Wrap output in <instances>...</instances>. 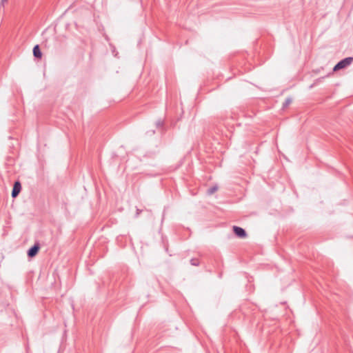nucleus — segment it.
I'll return each mask as SVG.
<instances>
[{
	"mask_svg": "<svg viewBox=\"0 0 353 353\" xmlns=\"http://www.w3.org/2000/svg\"><path fill=\"white\" fill-rule=\"evenodd\" d=\"M8 0H1V3L3 6L6 2H7Z\"/></svg>",
	"mask_w": 353,
	"mask_h": 353,
	"instance_id": "nucleus-11",
	"label": "nucleus"
},
{
	"mask_svg": "<svg viewBox=\"0 0 353 353\" xmlns=\"http://www.w3.org/2000/svg\"><path fill=\"white\" fill-rule=\"evenodd\" d=\"M157 125L158 127H161L162 125V122L161 121H159L157 123Z\"/></svg>",
	"mask_w": 353,
	"mask_h": 353,
	"instance_id": "nucleus-10",
	"label": "nucleus"
},
{
	"mask_svg": "<svg viewBox=\"0 0 353 353\" xmlns=\"http://www.w3.org/2000/svg\"><path fill=\"white\" fill-rule=\"evenodd\" d=\"M218 190L217 185H214L208 190V194L211 195L213 194Z\"/></svg>",
	"mask_w": 353,
	"mask_h": 353,
	"instance_id": "nucleus-6",
	"label": "nucleus"
},
{
	"mask_svg": "<svg viewBox=\"0 0 353 353\" xmlns=\"http://www.w3.org/2000/svg\"><path fill=\"white\" fill-rule=\"evenodd\" d=\"M21 190V185L19 181H16L14 183V186L12 191V196L13 198L17 197Z\"/></svg>",
	"mask_w": 353,
	"mask_h": 353,
	"instance_id": "nucleus-3",
	"label": "nucleus"
},
{
	"mask_svg": "<svg viewBox=\"0 0 353 353\" xmlns=\"http://www.w3.org/2000/svg\"><path fill=\"white\" fill-rule=\"evenodd\" d=\"M353 62V57H347L340 61L333 68L334 72L344 69L350 66Z\"/></svg>",
	"mask_w": 353,
	"mask_h": 353,
	"instance_id": "nucleus-1",
	"label": "nucleus"
},
{
	"mask_svg": "<svg viewBox=\"0 0 353 353\" xmlns=\"http://www.w3.org/2000/svg\"><path fill=\"white\" fill-rule=\"evenodd\" d=\"M190 263L192 265H194V266H197L199 264V259H191Z\"/></svg>",
	"mask_w": 353,
	"mask_h": 353,
	"instance_id": "nucleus-7",
	"label": "nucleus"
},
{
	"mask_svg": "<svg viewBox=\"0 0 353 353\" xmlns=\"http://www.w3.org/2000/svg\"><path fill=\"white\" fill-rule=\"evenodd\" d=\"M39 244L38 243H35L32 248H30L28 251V256L30 258H32L37 255L39 250Z\"/></svg>",
	"mask_w": 353,
	"mask_h": 353,
	"instance_id": "nucleus-2",
	"label": "nucleus"
},
{
	"mask_svg": "<svg viewBox=\"0 0 353 353\" xmlns=\"http://www.w3.org/2000/svg\"><path fill=\"white\" fill-rule=\"evenodd\" d=\"M141 212V210L139 209L137 210L136 216L137 217Z\"/></svg>",
	"mask_w": 353,
	"mask_h": 353,
	"instance_id": "nucleus-9",
	"label": "nucleus"
},
{
	"mask_svg": "<svg viewBox=\"0 0 353 353\" xmlns=\"http://www.w3.org/2000/svg\"><path fill=\"white\" fill-rule=\"evenodd\" d=\"M233 231H234V234L239 237L243 238L246 236V232H245V230L243 229L242 228H240L238 226H234Z\"/></svg>",
	"mask_w": 353,
	"mask_h": 353,
	"instance_id": "nucleus-4",
	"label": "nucleus"
},
{
	"mask_svg": "<svg viewBox=\"0 0 353 353\" xmlns=\"http://www.w3.org/2000/svg\"><path fill=\"white\" fill-rule=\"evenodd\" d=\"M33 54L36 58H41L42 53L40 50L39 46L36 45L33 48Z\"/></svg>",
	"mask_w": 353,
	"mask_h": 353,
	"instance_id": "nucleus-5",
	"label": "nucleus"
},
{
	"mask_svg": "<svg viewBox=\"0 0 353 353\" xmlns=\"http://www.w3.org/2000/svg\"><path fill=\"white\" fill-rule=\"evenodd\" d=\"M291 103H292V99L290 98L286 99L285 102L283 103V107L288 106Z\"/></svg>",
	"mask_w": 353,
	"mask_h": 353,
	"instance_id": "nucleus-8",
	"label": "nucleus"
}]
</instances>
